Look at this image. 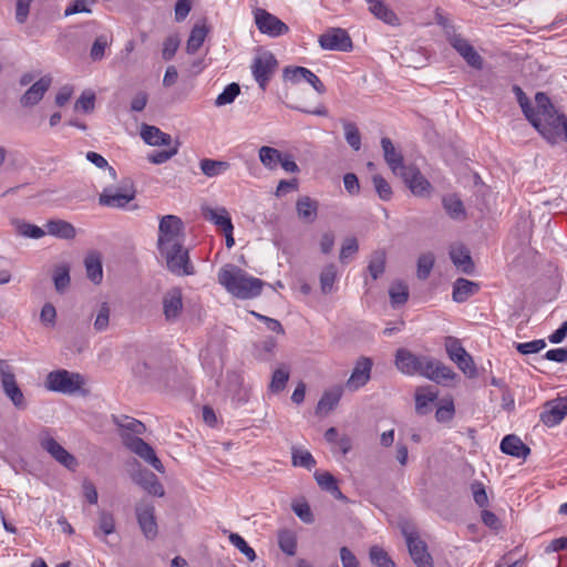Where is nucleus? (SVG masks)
Masks as SVG:
<instances>
[{
  "mask_svg": "<svg viewBox=\"0 0 567 567\" xmlns=\"http://www.w3.org/2000/svg\"><path fill=\"white\" fill-rule=\"evenodd\" d=\"M501 451L505 454L515 457H526L529 449L522 442V440L513 434L506 435L501 442Z\"/></svg>",
  "mask_w": 567,
  "mask_h": 567,
  "instance_id": "obj_30",
  "label": "nucleus"
},
{
  "mask_svg": "<svg viewBox=\"0 0 567 567\" xmlns=\"http://www.w3.org/2000/svg\"><path fill=\"white\" fill-rule=\"evenodd\" d=\"M94 3L95 0H74L65 8L64 16L69 17L75 13H90L91 7Z\"/></svg>",
  "mask_w": 567,
  "mask_h": 567,
  "instance_id": "obj_58",
  "label": "nucleus"
},
{
  "mask_svg": "<svg viewBox=\"0 0 567 567\" xmlns=\"http://www.w3.org/2000/svg\"><path fill=\"white\" fill-rule=\"evenodd\" d=\"M125 445L137 456L150 464L154 470L159 473H164L165 468L161 460L156 456L154 449L137 436L124 435Z\"/></svg>",
  "mask_w": 567,
  "mask_h": 567,
  "instance_id": "obj_12",
  "label": "nucleus"
},
{
  "mask_svg": "<svg viewBox=\"0 0 567 567\" xmlns=\"http://www.w3.org/2000/svg\"><path fill=\"white\" fill-rule=\"evenodd\" d=\"M141 137L143 141L153 146L169 145L171 136L162 132L158 127L152 125H143L141 128Z\"/></svg>",
  "mask_w": 567,
  "mask_h": 567,
  "instance_id": "obj_32",
  "label": "nucleus"
},
{
  "mask_svg": "<svg viewBox=\"0 0 567 567\" xmlns=\"http://www.w3.org/2000/svg\"><path fill=\"white\" fill-rule=\"evenodd\" d=\"M281 155L277 148L271 146H261L258 151L260 163L270 171L277 168L279 161H281Z\"/></svg>",
  "mask_w": 567,
  "mask_h": 567,
  "instance_id": "obj_40",
  "label": "nucleus"
},
{
  "mask_svg": "<svg viewBox=\"0 0 567 567\" xmlns=\"http://www.w3.org/2000/svg\"><path fill=\"white\" fill-rule=\"evenodd\" d=\"M450 44L458 52V54L474 69H482L483 59L476 52L470 42L460 34L453 33L449 35Z\"/></svg>",
  "mask_w": 567,
  "mask_h": 567,
  "instance_id": "obj_18",
  "label": "nucleus"
},
{
  "mask_svg": "<svg viewBox=\"0 0 567 567\" xmlns=\"http://www.w3.org/2000/svg\"><path fill=\"white\" fill-rule=\"evenodd\" d=\"M110 41L106 35H99L91 48L90 56L93 61H100L104 58L105 49L109 47Z\"/></svg>",
  "mask_w": 567,
  "mask_h": 567,
  "instance_id": "obj_60",
  "label": "nucleus"
},
{
  "mask_svg": "<svg viewBox=\"0 0 567 567\" xmlns=\"http://www.w3.org/2000/svg\"><path fill=\"white\" fill-rule=\"evenodd\" d=\"M40 446L48 452L58 463L69 470H75L78 466L76 458L69 453L48 430H43L39 434Z\"/></svg>",
  "mask_w": 567,
  "mask_h": 567,
  "instance_id": "obj_9",
  "label": "nucleus"
},
{
  "mask_svg": "<svg viewBox=\"0 0 567 567\" xmlns=\"http://www.w3.org/2000/svg\"><path fill=\"white\" fill-rule=\"evenodd\" d=\"M16 229L19 235L25 238L40 239L45 235V229L27 221H17Z\"/></svg>",
  "mask_w": 567,
  "mask_h": 567,
  "instance_id": "obj_45",
  "label": "nucleus"
},
{
  "mask_svg": "<svg viewBox=\"0 0 567 567\" xmlns=\"http://www.w3.org/2000/svg\"><path fill=\"white\" fill-rule=\"evenodd\" d=\"M199 166L203 174L207 177L219 176L230 168V164L228 162L209 158L202 159Z\"/></svg>",
  "mask_w": 567,
  "mask_h": 567,
  "instance_id": "obj_39",
  "label": "nucleus"
},
{
  "mask_svg": "<svg viewBox=\"0 0 567 567\" xmlns=\"http://www.w3.org/2000/svg\"><path fill=\"white\" fill-rule=\"evenodd\" d=\"M292 464L295 466L311 470L316 465V460L310 452L306 450L295 449L292 451Z\"/></svg>",
  "mask_w": 567,
  "mask_h": 567,
  "instance_id": "obj_51",
  "label": "nucleus"
},
{
  "mask_svg": "<svg viewBox=\"0 0 567 567\" xmlns=\"http://www.w3.org/2000/svg\"><path fill=\"white\" fill-rule=\"evenodd\" d=\"M536 101L539 105V109L542 110V114L545 116L546 123L550 124L551 122H554L555 126H558V134L555 137V140L546 141L550 144H556L560 140L563 133L565 134V137L567 140V120L565 115L558 113L555 110L549 99L544 93H537Z\"/></svg>",
  "mask_w": 567,
  "mask_h": 567,
  "instance_id": "obj_11",
  "label": "nucleus"
},
{
  "mask_svg": "<svg viewBox=\"0 0 567 567\" xmlns=\"http://www.w3.org/2000/svg\"><path fill=\"white\" fill-rule=\"evenodd\" d=\"M381 145L386 164L395 175H400V172L406 167L403 165L402 155L395 150L391 140L388 137L381 140Z\"/></svg>",
  "mask_w": 567,
  "mask_h": 567,
  "instance_id": "obj_27",
  "label": "nucleus"
},
{
  "mask_svg": "<svg viewBox=\"0 0 567 567\" xmlns=\"http://www.w3.org/2000/svg\"><path fill=\"white\" fill-rule=\"evenodd\" d=\"M454 414H455V408H454L453 400L445 399L441 402V404L436 409L435 419L440 423H446V422H450L454 417Z\"/></svg>",
  "mask_w": 567,
  "mask_h": 567,
  "instance_id": "obj_52",
  "label": "nucleus"
},
{
  "mask_svg": "<svg viewBox=\"0 0 567 567\" xmlns=\"http://www.w3.org/2000/svg\"><path fill=\"white\" fill-rule=\"evenodd\" d=\"M341 396L342 389L340 386L326 391L318 402L317 413L328 414L337 406Z\"/></svg>",
  "mask_w": 567,
  "mask_h": 567,
  "instance_id": "obj_35",
  "label": "nucleus"
},
{
  "mask_svg": "<svg viewBox=\"0 0 567 567\" xmlns=\"http://www.w3.org/2000/svg\"><path fill=\"white\" fill-rule=\"evenodd\" d=\"M135 196L134 183L130 178H124L117 186L104 187L99 196V204L111 208H124Z\"/></svg>",
  "mask_w": 567,
  "mask_h": 567,
  "instance_id": "obj_5",
  "label": "nucleus"
},
{
  "mask_svg": "<svg viewBox=\"0 0 567 567\" xmlns=\"http://www.w3.org/2000/svg\"><path fill=\"white\" fill-rule=\"evenodd\" d=\"M369 4V11L386 24L395 25L399 23L396 14L382 0H365Z\"/></svg>",
  "mask_w": 567,
  "mask_h": 567,
  "instance_id": "obj_31",
  "label": "nucleus"
},
{
  "mask_svg": "<svg viewBox=\"0 0 567 567\" xmlns=\"http://www.w3.org/2000/svg\"><path fill=\"white\" fill-rule=\"evenodd\" d=\"M315 478L321 489L331 493L336 498H344L343 494L338 487L336 478L328 472H316Z\"/></svg>",
  "mask_w": 567,
  "mask_h": 567,
  "instance_id": "obj_38",
  "label": "nucleus"
},
{
  "mask_svg": "<svg viewBox=\"0 0 567 567\" xmlns=\"http://www.w3.org/2000/svg\"><path fill=\"white\" fill-rule=\"evenodd\" d=\"M0 382L4 395L13 406L18 410H24L28 405L24 394L17 383L12 367L3 360H0Z\"/></svg>",
  "mask_w": 567,
  "mask_h": 567,
  "instance_id": "obj_8",
  "label": "nucleus"
},
{
  "mask_svg": "<svg viewBox=\"0 0 567 567\" xmlns=\"http://www.w3.org/2000/svg\"><path fill=\"white\" fill-rule=\"evenodd\" d=\"M322 49L331 51H349L352 48V41L347 31L342 29H332L319 38Z\"/></svg>",
  "mask_w": 567,
  "mask_h": 567,
  "instance_id": "obj_19",
  "label": "nucleus"
},
{
  "mask_svg": "<svg viewBox=\"0 0 567 567\" xmlns=\"http://www.w3.org/2000/svg\"><path fill=\"white\" fill-rule=\"evenodd\" d=\"M240 87L237 83L228 84L224 91L216 97L215 105L224 106L233 103L235 99L239 95Z\"/></svg>",
  "mask_w": 567,
  "mask_h": 567,
  "instance_id": "obj_49",
  "label": "nucleus"
},
{
  "mask_svg": "<svg viewBox=\"0 0 567 567\" xmlns=\"http://www.w3.org/2000/svg\"><path fill=\"white\" fill-rule=\"evenodd\" d=\"M158 251L165 260L167 269L173 275L190 276L195 274L194 266L189 259L188 249L184 247V244Z\"/></svg>",
  "mask_w": 567,
  "mask_h": 567,
  "instance_id": "obj_7",
  "label": "nucleus"
},
{
  "mask_svg": "<svg viewBox=\"0 0 567 567\" xmlns=\"http://www.w3.org/2000/svg\"><path fill=\"white\" fill-rule=\"evenodd\" d=\"M453 362L456 363L457 367L460 368V370H462L463 373L466 374L467 377H470V378L475 377L476 368H475L472 357L467 352L464 353L463 355H461L460 359H456Z\"/></svg>",
  "mask_w": 567,
  "mask_h": 567,
  "instance_id": "obj_64",
  "label": "nucleus"
},
{
  "mask_svg": "<svg viewBox=\"0 0 567 567\" xmlns=\"http://www.w3.org/2000/svg\"><path fill=\"white\" fill-rule=\"evenodd\" d=\"M434 265V256L432 254H424L417 260V277L425 279L429 277Z\"/></svg>",
  "mask_w": 567,
  "mask_h": 567,
  "instance_id": "obj_62",
  "label": "nucleus"
},
{
  "mask_svg": "<svg viewBox=\"0 0 567 567\" xmlns=\"http://www.w3.org/2000/svg\"><path fill=\"white\" fill-rule=\"evenodd\" d=\"M278 544L280 549L289 555L293 556L297 550V538L292 532L282 530L278 535Z\"/></svg>",
  "mask_w": 567,
  "mask_h": 567,
  "instance_id": "obj_48",
  "label": "nucleus"
},
{
  "mask_svg": "<svg viewBox=\"0 0 567 567\" xmlns=\"http://www.w3.org/2000/svg\"><path fill=\"white\" fill-rule=\"evenodd\" d=\"M409 553L417 567H434L426 544L414 532L403 530Z\"/></svg>",
  "mask_w": 567,
  "mask_h": 567,
  "instance_id": "obj_14",
  "label": "nucleus"
},
{
  "mask_svg": "<svg viewBox=\"0 0 567 567\" xmlns=\"http://www.w3.org/2000/svg\"><path fill=\"white\" fill-rule=\"evenodd\" d=\"M228 538L230 544L245 555L249 561H254L257 558L254 548H251L239 534L229 533Z\"/></svg>",
  "mask_w": 567,
  "mask_h": 567,
  "instance_id": "obj_46",
  "label": "nucleus"
},
{
  "mask_svg": "<svg viewBox=\"0 0 567 567\" xmlns=\"http://www.w3.org/2000/svg\"><path fill=\"white\" fill-rule=\"evenodd\" d=\"M385 266V255L382 251H377L372 255V258L369 264V271L373 279L379 278L383 271Z\"/></svg>",
  "mask_w": 567,
  "mask_h": 567,
  "instance_id": "obj_57",
  "label": "nucleus"
},
{
  "mask_svg": "<svg viewBox=\"0 0 567 567\" xmlns=\"http://www.w3.org/2000/svg\"><path fill=\"white\" fill-rule=\"evenodd\" d=\"M277 66V60L271 52H259L252 62L251 72L258 85L265 90L266 85L274 74Z\"/></svg>",
  "mask_w": 567,
  "mask_h": 567,
  "instance_id": "obj_10",
  "label": "nucleus"
},
{
  "mask_svg": "<svg viewBox=\"0 0 567 567\" xmlns=\"http://www.w3.org/2000/svg\"><path fill=\"white\" fill-rule=\"evenodd\" d=\"M85 383V377L81 373L58 369L47 374L44 388L51 392L72 395L82 392Z\"/></svg>",
  "mask_w": 567,
  "mask_h": 567,
  "instance_id": "obj_3",
  "label": "nucleus"
},
{
  "mask_svg": "<svg viewBox=\"0 0 567 567\" xmlns=\"http://www.w3.org/2000/svg\"><path fill=\"white\" fill-rule=\"evenodd\" d=\"M53 282L58 292H64L70 285V267L66 264L58 265L53 270Z\"/></svg>",
  "mask_w": 567,
  "mask_h": 567,
  "instance_id": "obj_43",
  "label": "nucleus"
},
{
  "mask_svg": "<svg viewBox=\"0 0 567 567\" xmlns=\"http://www.w3.org/2000/svg\"><path fill=\"white\" fill-rule=\"evenodd\" d=\"M208 33V28L205 21L196 23L189 34L186 44V51L189 54H194L198 51V49L203 45L206 35Z\"/></svg>",
  "mask_w": 567,
  "mask_h": 567,
  "instance_id": "obj_33",
  "label": "nucleus"
},
{
  "mask_svg": "<svg viewBox=\"0 0 567 567\" xmlns=\"http://www.w3.org/2000/svg\"><path fill=\"white\" fill-rule=\"evenodd\" d=\"M413 195L427 197L431 195L432 186L430 182L414 166H406L400 175Z\"/></svg>",
  "mask_w": 567,
  "mask_h": 567,
  "instance_id": "obj_15",
  "label": "nucleus"
},
{
  "mask_svg": "<svg viewBox=\"0 0 567 567\" xmlns=\"http://www.w3.org/2000/svg\"><path fill=\"white\" fill-rule=\"evenodd\" d=\"M567 415V398L550 402L542 413V421L547 426H555Z\"/></svg>",
  "mask_w": 567,
  "mask_h": 567,
  "instance_id": "obj_24",
  "label": "nucleus"
},
{
  "mask_svg": "<svg viewBox=\"0 0 567 567\" xmlns=\"http://www.w3.org/2000/svg\"><path fill=\"white\" fill-rule=\"evenodd\" d=\"M84 265L87 278L96 285L100 284L103 279V268L100 256L96 254L89 255L85 258Z\"/></svg>",
  "mask_w": 567,
  "mask_h": 567,
  "instance_id": "obj_37",
  "label": "nucleus"
},
{
  "mask_svg": "<svg viewBox=\"0 0 567 567\" xmlns=\"http://www.w3.org/2000/svg\"><path fill=\"white\" fill-rule=\"evenodd\" d=\"M478 291V285L467 279L460 278L453 287V300L464 302Z\"/></svg>",
  "mask_w": 567,
  "mask_h": 567,
  "instance_id": "obj_34",
  "label": "nucleus"
},
{
  "mask_svg": "<svg viewBox=\"0 0 567 567\" xmlns=\"http://www.w3.org/2000/svg\"><path fill=\"white\" fill-rule=\"evenodd\" d=\"M45 234L60 239H73L76 236V229L66 220L51 219L45 224Z\"/></svg>",
  "mask_w": 567,
  "mask_h": 567,
  "instance_id": "obj_28",
  "label": "nucleus"
},
{
  "mask_svg": "<svg viewBox=\"0 0 567 567\" xmlns=\"http://www.w3.org/2000/svg\"><path fill=\"white\" fill-rule=\"evenodd\" d=\"M395 365L403 374H419L436 383H446L456 377L450 367L439 360L427 355H416L406 349L396 351Z\"/></svg>",
  "mask_w": 567,
  "mask_h": 567,
  "instance_id": "obj_1",
  "label": "nucleus"
},
{
  "mask_svg": "<svg viewBox=\"0 0 567 567\" xmlns=\"http://www.w3.org/2000/svg\"><path fill=\"white\" fill-rule=\"evenodd\" d=\"M372 360L367 357L360 358L352 370L351 375L347 380L346 386L350 391H357L368 383L371 378Z\"/></svg>",
  "mask_w": 567,
  "mask_h": 567,
  "instance_id": "obj_20",
  "label": "nucleus"
},
{
  "mask_svg": "<svg viewBox=\"0 0 567 567\" xmlns=\"http://www.w3.org/2000/svg\"><path fill=\"white\" fill-rule=\"evenodd\" d=\"M52 83V79L49 75H44L33 83L22 95L20 102L23 106H33L38 104L45 92L49 90Z\"/></svg>",
  "mask_w": 567,
  "mask_h": 567,
  "instance_id": "obj_23",
  "label": "nucleus"
},
{
  "mask_svg": "<svg viewBox=\"0 0 567 567\" xmlns=\"http://www.w3.org/2000/svg\"><path fill=\"white\" fill-rule=\"evenodd\" d=\"M389 295L393 307L401 306L408 301V286L401 281L394 282L389 289Z\"/></svg>",
  "mask_w": 567,
  "mask_h": 567,
  "instance_id": "obj_44",
  "label": "nucleus"
},
{
  "mask_svg": "<svg viewBox=\"0 0 567 567\" xmlns=\"http://www.w3.org/2000/svg\"><path fill=\"white\" fill-rule=\"evenodd\" d=\"M450 257L454 266L464 274H471L474 269V264L470 251L463 245H453L450 249Z\"/></svg>",
  "mask_w": 567,
  "mask_h": 567,
  "instance_id": "obj_26",
  "label": "nucleus"
},
{
  "mask_svg": "<svg viewBox=\"0 0 567 567\" xmlns=\"http://www.w3.org/2000/svg\"><path fill=\"white\" fill-rule=\"evenodd\" d=\"M444 346H445L447 355L452 361L460 359L461 355L466 353V350L463 348L460 340L454 337L445 338Z\"/></svg>",
  "mask_w": 567,
  "mask_h": 567,
  "instance_id": "obj_56",
  "label": "nucleus"
},
{
  "mask_svg": "<svg viewBox=\"0 0 567 567\" xmlns=\"http://www.w3.org/2000/svg\"><path fill=\"white\" fill-rule=\"evenodd\" d=\"M372 182L378 196L382 200H390L392 197V188L390 184L381 175L378 174L372 177Z\"/></svg>",
  "mask_w": 567,
  "mask_h": 567,
  "instance_id": "obj_59",
  "label": "nucleus"
},
{
  "mask_svg": "<svg viewBox=\"0 0 567 567\" xmlns=\"http://www.w3.org/2000/svg\"><path fill=\"white\" fill-rule=\"evenodd\" d=\"M344 137L347 143L354 150L359 151L361 147V136L355 124L351 122L343 123Z\"/></svg>",
  "mask_w": 567,
  "mask_h": 567,
  "instance_id": "obj_54",
  "label": "nucleus"
},
{
  "mask_svg": "<svg viewBox=\"0 0 567 567\" xmlns=\"http://www.w3.org/2000/svg\"><path fill=\"white\" fill-rule=\"evenodd\" d=\"M86 159L99 168H106L112 179L116 178L115 169L109 165L107 161L95 152H87L85 155Z\"/></svg>",
  "mask_w": 567,
  "mask_h": 567,
  "instance_id": "obj_63",
  "label": "nucleus"
},
{
  "mask_svg": "<svg viewBox=\"0 0 567 567\" xmlns=\"http://www.w3.org/2000/svg\"><path fill=\"white\" fill-rule=\"evenodd\" d=\"M514 92L523 110L524 115L529 123L539 132L545 140H555L558 134L557 127L554 122L550 124L546 123L545 116L542 114V110L537 101L535 100V107H532L529 101L523 90L519 86H514Z\"/></svg>",
  "mask_w": 567,
  "mask_h": 567,
  "instance_id": "obj_4",
  "label": "nucleus"
},
{
  "mask_svg": "<svg viewBox=\"0 0 567 567\" xmlns=\"http://www.w3.org/2000/svg\"><path fill=\"white\" fill-rule=\"evenodd\" d=\"M443 206L451 218L462 219L465 217V209L463 203L457 196H445L443 198Z\"/></svg>",
  "mask_w": 567,
  "mask_h": 567,
  "instance_id": "obj_42",
  "label": "nucleus"
},
{
  "mask_svg": "<svg viewBox=\"0 0 567 567\" xmlns=\"http://www.w3.org/2000/svg\"><path fill=\"white\" fill-rule=\"evenodd\" d=\"M337 279V268L334 265L326 266L320 274V286L323 293H330Z\"/></svg>",
  "mask_w": 567,
  "mask_h": 567,
  "instance_id": "obj_47",
  "label": "nucleus"
},
{
  "mask_svg": "<svg viewBox=\"0 0 567 567\" xmlns=\"http://www.w3.org/2000/svg\"><path fill=\"white\" fill-rule=\"evenodd\" d=\"M133 481L151 495L162 497L165 494L163 485L156 475L150 471L144 470L135 473Z\"/></svg>",
  "mask_w": 567,
  "mask_h": 567,
  "instance_id": "obj_25",
  "label": "nucleus"
},
{
  "mask_svg": "<svg viewBox=\"0 0 567 567\" xmlns=\"http://www.w3.org/2000/svg\"><path fill=\"white\" fill-rule=\"evenodd\" d=\"M183 309V295L181 289L173 288L163 297V311L167 321H175Z\"/></svg>",
  "mask_w": 567,
  "mask_h": 567,
  "instance_id": "obj_22",
  "label": "nucleus"
},
{
  "mask_svg": "<svg viewBox=\"0 0 567 567\" xmlns=\"http://www.w3.org/2000/svg\"><path fill=\"white\" fill-rule=\"evenodd\" d=\"M284 78L286 81L291 82L292 84H299L301 82L309 83L316 92L319 94L324 93L326 87L321 80L309 69L303 66H290L286 68L284 71Z\"/></svg>",
  "mask_w": 567,
  "mask_h": 567,
  "instance_id": "obj_16",
  "label": "nucleus"
},
{
  "mask_svg": "<svg viewBox=\"0 0 567 567\" xmlns=\"http://www.w3.org/2000/svg\"><path fill=\"white\" fill-rule=\"evenodd\" d=\"M289 379V371L286 368H279L274 371L271 382L269 385L270 391L280 392L285 389Z\"/></svg>",
  "mask_w": 567,
  "mask_h": 567,
  "instance_id": "obj_55",
  "label": "nucleus"
},
{
  "mask_svg": "<svg viewBox=\"0 0 567 567\" xmlns=\"http://www.w3.org/2000/svg\"><path fill=\"white\" fill-rule=\"evenodd\" d=\"M296 208L298 216L307 223H312L317 217L318 203L310 197H301Z\"/></svg>",
  "mask_w": 567,
  "mask_h": 567,
  "instance_id": "obj_36",
  "label": "nucleus"
},
{
  "mask_svg": "<svg viewBox=\"0 0 567 567\" xmlns=\"http://www.w3.org/2000/svg\"><path fill=\"white\" fill-rule=\"evenodd\" d=\"M154 505L142 501L136 506V517L140 528L147 539H154L157 535V524L154 515Z\"/></svg>",
  "mask_w": 567,
  "mask_h": 567,
  "instance_id": "obj_17",
  "label": "nucleus"
},
{
  "mask_svg": "<svg viewBox=\"0 0 567 567\" xmlns=\"http://www.w3.org/2000/svg\"><path fill=\"white\" fill-rule=\"evenodd\" d=\"M117 424L124 431H127L128 433H133L135 435H141L145 432V425L142 422L132 417L124 416L117 422Z\"/></svg>",
  "mask_w": 567,
  "mask_h": 567,
  "instance_id": "obj_61",
  "label": "nucleus"
},
{
  "mask_svg": "<svg viewBox=\"0 0 567 567\" xmlns=\"http://www.w3.org/2000/svg\"><path fill=\"white\" fill-rule=\"evenodd\" d=\"M370 559L377 567H396L389 555L379 546L370 548Z\"/></svg>",
  "mask_w": 567,
  "mask_h": 567,
  "instance_id": "obj_50",
  "label": "nucleus"
},
{
  "mask_svg": "<svg viewBox=\"0 0 567 567\" xmlns=\"http://www.w3.org/2000/svg\"><path fill=\"white\" fill-rule=\"evenodd\" d=\"M218 282L236 298L251 299L260 295L264 282L233 264L224 265L218 271Z\"/></svg>",
  "mask_w": 567,
  "mask_h": 567,
  "instance_id": "obj_2",
  "label": "nucleus"
},
{
  "mask_svg": "<svg viewBox=\"0 0 567 567\" xmlns=\"http://www.w3.org/2000/svg\"><path fill=\"white\" fill-rule=\"evenodd\" d=\"M200 212L203 217L215 225L220 231L230 230V227L234 226L229 212L224 206L204 204L200 207Z\"/></svg>",
  "mask_w": 567,
  "mask_h": 567,
  "instance_id": "obj_21",
  "label": "nucleus"
},
{
  "mask_svg": "<svg viewBox=\"0 0 567 567\" xmlns=\"http://www.w3.org/2000/svg\"><path fill=\"white\" fill-rule=\"evenodd\" d=\"M439 392L433 386H420L415 392V410L419 414H426L431 404L437 399Z\"/></svg>",
  "mask_w": 567,
  "mask_h": 567,
  "instance_id": "obj_29",
  "label": "nucleus"
},
{
  "mask_svg": "<svg viewBox=\"0 0 567 567\" xmlns=\"http://www.w3.org/2000/svg\"><path fill=\"white\" fill-rule=\"evenodd\" d=\"M255 23L261 33L271 38L284 35L289 31L285 22L264 9H257L255 11Z\"/></svg>",
  "mask_w": 567,
  "mask_h": 567,
  "instance_id": "obj_13",
  "label": "nucleus"
},
{
  "mask_svg": "<svg viewBox=\"0 0 567 567\" xmlns=\"http://www.w3.org/2000/svg\"><path fill=\"white\" fill-rule=\"evenodd\" d=\"M202 364L204 369L210 374V377H215L223 370V358L218 352H210L207 350L205 353L200 354Z\"/></svg>",
  "mask_w": 567,
  "mask_h": 567,
  "instance_id": "obj_41",
  "label": "nucleus"
},
{
  "mask_svg": "<svg viewBox=\"0 0 567 567\" xmlns=\"http://www.w3.org/2000/svg\"><path fill=\"white\" fill-rule=\"evenodd\" d=\"M184 243L183 221L175 215L162 217L158 225L157 249L175 247Z\"/></svg>",
  "mask_w": 567,
  "mask_h": 567,
  "instance_id": "obj_6",
  "label": "nucleus"
},
{
  "mask_svg": "<svg viewBox=\"0 0 567 567\" xmlns=\"http://www.w3.org/2000/svg\"><path fill=\"white\" fill-rule=\"evenodd\" d=\"M95 105V93L92 90H85L82 92L80 97L76 100L74 109L75 111H82L90 113L94 110Z\"/></svg>",
  "mask_w": 567,
  "mask_h": 567,
  "instance_id": "obj_53",
  "label": "nucleus"
}]
</instances>
